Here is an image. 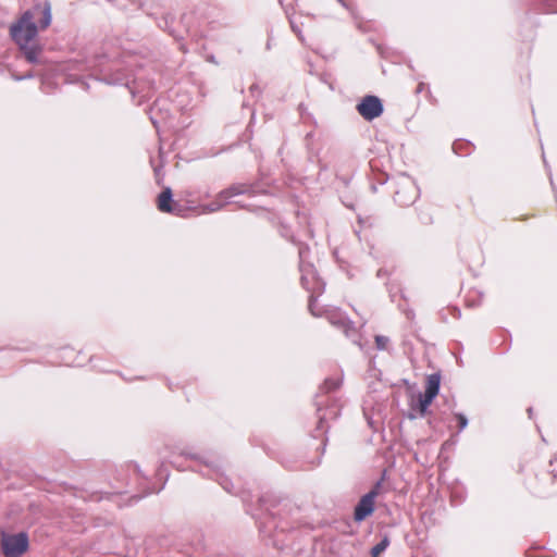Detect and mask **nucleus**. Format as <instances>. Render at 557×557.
<instances>
[{
	"label": "nucleus",
	"mask_w": 557,
	"mask_h": 557,
	"mask_svg": "<svg viewBox=\"0 0 557 557\" xmlns=\"http://www.w3.org/2000/svg\"><path fill=\"white\" fill-rule=\"evenodd\" d=\"M51 20V4L48 1H44L26 10L11 24V38L29 63L39 62L41 46L37 41V35L39 30L50 26Z\"/></svg>",
	"instance_id": "obj_1"
},
{
	"label": "nucleus",
	"mask_w": 557,
	"mask_h": 557,
	"mask_svg": "<svg viewBox=\"0 0 557 557\" xmlns=\"http://www.w3.org/2000/svg\"><path fill=\"white\" fill-rule=\"evenodd\" d=\"M308 250V246L305 245H300L298 248L299 270L301 273L300 282L302 287L310 293L309 310L313 315L318 317L320 312L315 310L317 297L324 292L325 283L318 276L313 265L306 263Z\"/></svg>",
	"instance_id": "obj_2"
},
{
	"label": "nucleus",
	"mask_w": 557,
	"mask_h": 557,
	"mask_svg": "<svg viewBox=\"0 0 557 557\" xmlns=\"http://www.w3.org/2000/svg\"><path fill=\"white\" fill-rule=\"evenodd\" d=\"M29 547L28 535L25 532L17 534L2 533L1 548L7 557H18Z\"/></svg>",
	"instance_id": "obj_3"
},
{
	"label": "nucleus",
	"mask_w": 557,
	"mask_h": 557,
	"mask_svg": "<svg viewBox=\"0 0 557 557\" xmlns=\"http://www.w3.org/2000/svg\"><path fill=\"white\" fill-rule=\"evenodd\" d=\"M382 488V480L377 481L374 486L364 494L355 507L354 518L360 522L370 516L374 510V500Z\"/></svg>",
	"instance_id": "obj_4"
},
{
	"label": "nucleus",
	"mask_w": 557,
	"mask_h": 557,
	"mask_svg": "<svg viewBox=\"0 0 557 557\" xmlns=\"http://www.w3.org/2000/svg\"><path fill=\"white\" fill-rule=\"evenodd\" d=\"M250 191H251V187L248 185H245V184L232 185L231 187L222 190L218 195V198L214 201H212L209 205H206L203 207V211L205 212H215V211L220 210L230 198H232L234 196H238V195L250 194Z\"/></svg>",
	"instance_id": "obj_5"
},
{
	"label": "nucleus",
	"mask_w": 557,
	"mask_h": 557,
	"mask_svg": "<svg viewBox=\"0 0 557 557\" xmlns=\"http://www.w3.org/2000/svg\"><path fill=\"white\" fill-rule=\"evenodd\" d=\"M326 318L333 326L343 331L346 337L351 338L356 343L357 329L343 311L338 309L331 310L327 312Z\"/></svg>",
	"instance_id": "obj_6"
},
{
	"label": "nucleus",
	"mask_w": 557,
	"mask_h": 557,
	"mask_svg": "<svg viewBox=\"0 0 557 557\" xmlns=\"http://www.w3.org/2000/svg\"><path fill=\"white\" fill-rule=\"evenodd\" d=\"M358 113L367 121H372L383 113V104L379 97L368 95L357 104Z\"/></svg>",
	"instance_id": "obj_7"
},
{
	"label": "nucleus",
	"mask_w": 557,
	"mask_h": 557,
	"mask_svg": "<svg viewBox=\"0 0 557 557\" xmlns=\"http://www.w3.org/2000/svg\"><path fill=\"white\" fill-rule=\"evenodd\" d=\"M418 198V189L413 182L405 178L395 191L394 199L399 206H409Z\"/></svg>",
	"instance_id": "obj_8"
},
{
	"label": "nucleus",
	"mask_w": 557,
	"mask_h": 557,
	"mask_svg": "<svg viewBox=\"0 0 557 557\" xmlns=\"http://www.w3.org/2000/svg\"><path fill=\"white\" fill-rule=\"evenodd\" d=\"M158 209L161 212H168L173 214H180L182 209L181 206L174 203L172 200L171 188H165L158 197Z\"/></svg>",
	"instance_id": "obj_9"
},
{
	"label": "nucleus",
	"mask_w": 557,
	"mask_h": 557,
	"mask_svg": "<svg viewBox=\"0 0 557 557\" xmlns=\"http://www.w3.org/2000/svg\"><path fill=\"white\" fill-rule=\"evenodd\" d=\"M441 375L438 373L430 374L426 379L425 393L430 396L436 397L440 391Z\"/></svg>",
	"instance_id": "obj_10"
},
{
	"label": "nucleus",
	"mask_w": 557,
	"mask_h": 557,
	"mask_svg": "<svg viewBox=\"0 0 557 557\" xmlns=\"http://www.w3.org/2000/svg\"><path fill=\"white\" fill-rule=\"evenodd\" d=\"M434 398L435 397L430 396L428 394H424V395L420 394L418 409H419V413H420L421 417L425 416V413L428 412V408L432 404Z\"/></svg>",
	"instance_id": "obj_11"
},
{
	"label": "nucleus",
	"mask_w": 557,
	"mask_h": 557,
	"mask_svg": "<svg viewBox=\"0 0 557 557\" xmlns=\"http://www.w3.org/2000/svg\"><path fill=\"white\" fill-rule=\"evenodd\" d=\"M342 384V381L341 379L336 377H329L324 381L323 383V386H322V389L325 392V393H329V392H332V391H335Z\"/></svg>",
	"instance_id": "obj_12"
},
{
	"label": "nucleus",
	"mask_w": 557,
	"mask_h": 557,
	"mask_svg": "<svg viewBox=\"0 0 557 557\" xmlns=\"http://www.w3.org/2000/svg\"><path fill=\"white\" fill-rule=\"evenodd\" d=\"M389 545L388 537L382 539L376 545H374L371 549V556L377 557L381 553H383Z\"/></svg>",
	"instance_id": "obj_13"
},
{
	"label": "nucleus",
	"mask_w": 557,
	"mask_h": 557,
	"mask_svg": "<svg viewBox=\"0 0 557 557\" xmlns=\"http://www.w3.org/2000/svg\"><path fill=\"white\" fill-rule=\"evenodd\" d=\"M389 344V338L386 337V336H383V335H376L375 336V345H376V348L380 349V350H384L387 348Z\"/></svg>",
	"instance_id": "obj_14"
},
{
	"label": "nucleus",
	"mask_w": 557,
	"mask_h": 557,
	"mask_svg": "<svg viewBox=\"0 0 557 557\" xmlns=\"http://www.w3.org/2000/svg\"><path fill=\"white\" fill-rule=\"evenodd\" d=\"M212 471L215 473L216 480L223 486V488L226 490L227 492H231L227 479L223 478L213 467H212Z\"/></svg>",
	"instance_id": "obj_15"
},
{
	"label": "nucleus",
	"mask_w": 557,
	"mask_h": 557,
	"mask_svg": "<svg viewBox=\"0 0 557 557\" xmlns=\"http://www.w3.org/2000/svg\"><path fill=\"white\" fill-rule=\"evenodd\" d=\"M459 423V430H463L468 425V419L463 413H456Z\"/></svg>",
	"instance_id": "obj_16"
},
{
	"label": "nucleus",
	"mask_w": 557,
	"mask_h": 557,
	"mask_svg": "<svg viewBox=\"0 0 557 557\" xmlns=\"http://www.w3.org/2000/svg\"><path fill=\"white\" fill-rule=\"evenodd\" d=\"M326 419V414L323 413V414H319V429H322V423L323 421Z\"/></svg>",
	"instance_id": "obj_17"
},
{
	"label": "nucleus",
	"mask_w": 557,
	"mask_h": 557,
	"mask_svg": "<svg viewBox=\"0 0 557 557\" xmlns=\"http://www.w3.org/2000/svg\"><path fill=\"white\" fill-rule=\"evenodd\" d=\"M32 77H33V74H32V73H28V74H26V75H24V76L16 77L15 79L21 81V79L32 78Z\"/></svg>",
	"instance_id": "obj_18"
},
{
	"label": "nucleus",
	"mask_w": 557,
	"mask_h": 557,
	"mask_svg": "<svg viewBox=\"0 0 557 557\" xmlns=\"http://www.w3.org/2000/svg\"><path fill=\"white\" fill-rule=\"evenodd\" d=\"M111 83H114V84H120L122 83V79L117 78V79H113V81H110Z\"/></svg>",
	"instance_id": "obj_19"
},
{
	"label": "nucleus",
	"mask_w": 557,
	"mask_h": 557,
	"mask_svg": "<svg viewBox=\"0 0 557 557\" xmlns=\"http://www.w3.org/2000/svg\"><path fill=\"white\" fill-rule=\"evenodd\" d=\"M528 413H529V417L532 418L533 409L531 407L528 409Z\"/></svg>",
	"instance_id": "obj_20"
},
{
	"label": "nucleus",
	"mask_w": 557,
	"mask_h": 557,
	"mask_svg": "<svg viewBox=\"0 0 557 557\" xmlns=\"http://www.w3.org/2000/svg\"><path fill=\"white\" fill-rule=\"evenodd\" d=\"M338 1L342 3V5H345V2L343 0H338Z\"/></svg>",
	"instance_id": "obj_21"
}]
</instances>
